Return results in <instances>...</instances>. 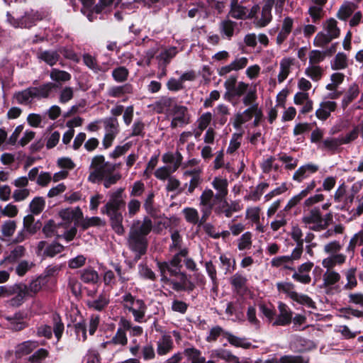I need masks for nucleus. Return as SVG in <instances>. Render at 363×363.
Here are the masks:
<instances>
[{
    "instance_id": "2eb2a0df",
    "label": "nucleus",
    "mask_w": 363,
    "mask_h": 363,
    "mask_svg": "<svg viewBox=\"0 0 363 363\" xmlns=\"http://www.w3.org/2000/svg\"><path fill=\"white\" fill-rule=\"evenodd\" d=\"M26 296H29L28 286L23 283L16 284L13 294L9 300V303L12 306H19L24 302Z\"/></svg>"
},
{
    "instance_id": "39448f33",
    "label": "nucleus",
    "mask_w": 363,
    "mask_h": 363,
    "mask_svg": "<svg viewBox=\"0 0 363 363\" xmlns=\"http://www.w3.org/2000/svg\"><path fill=\"white\" fill-rule=\"evenodd\" d=\"M116 169V165L105 161L103 155L94 156L89 167V175L88 181L91 183H98Z\"/></svg>"
},
{
    "instance_id": "423d86ee",
    "label": "nucleus",
    "mask_w": 363,
    "mask_h": 363,
    "mask_svg": "<svg viewBox=\"0 0 363 363\" xmlns=\"http://www.w3.org/2000/svg\"><path fill=\"white\" fill-rule=\"evenodd\" d=\"M122 304L125 310L132 313L135 321L138 323L143 321L147 308L143 300L136 298L130 293H127L122 296Z\"/></svg>"
},
{
    "instance_id": "c756f323",
    "label": "nucleus",
    "mask_w": 363,
    "mask_h": 363,
    "mask_svg": "<svg viewBox=\"0 0 363 363\" xmlns=\"http://www.w3.org/2000/svg\"><path fill=\"white\" fill-rule=\"evenodd\" d=\"M38 57L50 66L55 65L60 59V55L56 51L45 50L38 52Z\"/></svg>"
},
{
    "instance_id": "a878e982",
    "label": "nucleus",
    "mask_w": 363,
    "mask_h": 363,
    "mask_svg": "<svg viewBox=\"0 0 363 363\" xmlns=\"http://www.w3.org/2000/svg\"><path fill=\"white\" fill-rule=\"evenodd\" d=\"M318 170V167L313 164H307L301 166L296 170V182H302L303 179L307 178Z\"/></svg>"
},
{
    "instance_id": "cd10ccee",
    "label": "nucleus",
    "mask_w": 363,
    "mask_h": 363,
    "mask_svg": "<svg viewBox=\"0 0 363 363\" xmlns=\"http://www.w3.org/2000/svg\"><path fill=\"white\" fill-rule=\"evenodd\" d=\"M56 86L52 82H47L38 87H32L35 98H47L52 90Z\"/></svg>"
},
{
    "instance_id": "6ab92c4d",
    "label": "nucleus",
    "mask_w": 363,
    "mask_h": 363,
    "mask_svg": "<svg viewBox=\"0 0 363 363\" xmlns=\"http://www.w3.org/2000/svg\"><path fill=\"white\" fill-rule=\"evenodd\" d=\"M178 159L174 164L173 168H170L167 166L161 167L155 172V176L160 180L168 179L170 177V174L175 172L179 167H180L181 161L182 160V156L180 153H177Z\"/></svg>"
},
{
    "instance_id": "a19ab883",
    "label": "nucleus",
    "mask_w": 363,
    "mask_h": 363,
    "mask_svg": "<svg viewBox=\"0 0 363 363\" xmlns=\"http://www.w3.org/2000/svg\"><path fill=\"white\" fill-rule=\"evenodd\" d=\"M277 158L269 156L265 158L262 163V169L264 172H269L272 170L277 171L279 168V164L276 162Z\"/></svg>"
},
{
    "instance_id": "c85d7f7f",
    "label": "nucleus",
    "mask_w": 363,
    "mask_h": 363,
    "mask_svg": "<svg viewBox=\"0 0 363 363\" xmlns=\"http://www.w3.org/2000/svg\"><path fill=\"white\" fill-rule=\"evenodd\" d=\"M130 92H132L131 85L125 84L121 86H113L110 87L107 91V94L111 97L119 98Z\"/></svg>"
},
{
    "instance_id": "0eeeda50",
    "label": "nucleus",
    "mask_w": 363,
    "mask_h": 363,
    "mask_svg": "<svg viewBox=\"0 0 363 363\" xmlns=\"http://www.w3.org/2000/svg\"><path fill=\"white\" fill-rule=\"evenodd\" d=\"M172 128H182L190 123V113L185 106L174 104L167 110Z\"/></svg>"
},
{
    "instance_id": "3c124183",
    "label": "nucleus",
    "mask_w": 363,
    "mask_h": 363,
    "mask_svg": "<svg viewBox=\"0 0 363 363\" xmlns=\"http://www.w3.org/2000/svg\"><path fill=\"white\" fill-rule=\"evenodd\" d=\"M87 325L85 322H79L74 326L76 338L79 341L84 342L86 340Z\"/></svg>"
},
{
    "instance_id": "de8ad7c7",
    "label": "nucleus",
    "mask_w": 363,
    "mask_h": 363,
    "mask_svg": "<svg viewBox=\"0 0 363 363\" xmlns=\"http://www.w3.org/2000/svg\"><path fill=\"white\" fill-rule=\"evenodd\" d=\"M172 244L169 246L172 252H179L181 250L186 249L182 247V240L177 231H174L171 235Z\"/></svg>"
},
{
    "instance_id": "7ed1b4c3",
    "label": "nucleus",
    "mask_w": 363,
    "mask_h": 363,
    "mask_svg": "<svg viewBox=\"0 0 363 363\" xmlns=\"http://www.w3.org/2000/svg\"><path fill=\"white\" fill-rule=\"evenodd\" d=\"M152 230V222L148 217H145L143 220H135L130 228L128 245L131 250L137 253L138 258L146 252V236Z\"/></svg>"
},
{
    "instance_id": "c03bdc74",
    "label": "nucleus",
    "mask_w": 363,
    "mask_h": 363,
    "mask_svg": "<svg viewBox=\"0 0 363 363\" xmlns=\"http://www.w3.org/2000/svg\"><path fill=\"white\" fill-rule=\"evenodd\" d=\"M104 223L99 217H91L82 218L79 220L77 225H80L83 229H86L91 226H99L103 225Z\"/></svg>"
},
{
    "instance_id": "680f3d73",
    "label": "nucleus",
    "mask_w": 363,
    "mask_h": 363,
    "mask_svg": "<svg viewBox=\"0 0 363 363\" xmlns=\"http://www.w3.org/2000/svg\"><path fill=\"white\" fill-rule=\"evenodd\" d=\"M74 96V89L71 86H65L60 92L59 101L65 104Z\"/></svg>"
},
{
    "instance_id": "864d4df0",
    "label": "nucleus",
    "mask_w": 363,
    "mask_h": 363,
    "mask_svg": "<svg viewBox=\"0 0 363 363\" xmlns=\"http://www.w3.org/2000/svg\"><path fill=\"white\" fill-rule=\"evenodd\" d=\"M313 342L296 336V352H302L313 347Z\"/></svg>"
},
{
    "instance_id": "69168bd1",
    "label": "nucleus",
    "mask_w": 363,
    "mask_h": 363,
    "mask_svg": "<svg viewBox=\"0 0 363 363\" xmlns=\"http://www.w3.org/2000/svg\"><path fill=\"white\" fill-rule=\"evenodd\" d=\"M220 261L225 270V273L232 272L235 269V261L225 255H221L219 257Z\"/></svg>"
},
{
    "instance_id": "a211bd4d",
    "label": "nucleus",
    "mask_w": 363,
    "mask_h": 363,
    "mask_svg": "<svg viewBox=\"0 0 363 363\" xmlns=\"http://www.w3.org/2000/svg\"><path fill=\"white\" fill-rule=\"evenodd\" d=\"M173 340L169 335H163L157 342V353L160 356L168 354L173 348Z\"/></svg>"
},
{
    "instance_id": "bb28decb",
    "label": "nucleus",
    "mask_w": 363,
    "mask_h": 363,
    "mask_svg": "<svg viewBox=\"0 0 363 363\" xmlns=\"http://www.w3.org/2000/svg\"><path fill=\"white\" fill-rule=\"evenodd\" d=\"M71 77V74L69 72L57 68H53L50 72V78L58 84L69 82Z\"/></svg>"
},
{
    "instance_id": "f704fd0d",
    "label": "nucleus",
    "mask_w": 363,
    "mask_h": 363,
    "mask_svg": "<svg viewBox=\"0 0 363 363\" xmlns=\"http://www.w3.org/2000/svg\"><path fill=\"white\" fill-rule=\"evenodd\" d=\"M292 64L293 60L289 58H284L281 61L280 72L278 75V81L279 83L283 82L287 78Z\"/></svg>"
},
{
    "instance_id": "338daca9",
    "label": "nucleus",
    "mask_w": 363,
    "mask_h": 363,
    "mask_svg": "<svg viewBox=\"0 0 363 363\" xmlns=\"http://www.w3.org/2000/svg\"><path fill=\"white\" fill-rule=\"evenodd\" d=\"M359 126L356 125L354 128L348 133L345 136L340 137L341 143L342 145L349 144L355 140L359 135Z\"/></svg>"
},
{
    "instance_id": "5fc2aeb1",
    "label": "nucleus",
    "mask_w": 363,
    "mask_h": 363,
    "mask_svg": "<svg viewBox=\"0 0 363 363\" xmlns=\"http://www.w3.org/2000/svg\"><path fill=\"white\" fill-rule=\"evenodd\" d=\"M109 217L111 220V225H112L113 230L118 235H123L124 233V228L122 225V221H123L122 215H117V216H109Z\"/></svg>"
},
{
    "instance_id": "7c9ffc66",
    "label": "nucleus",
    "mask_w": 363,
    "mask_h": 363,
    "mask_svg": "<svg viewBox=\"0 0 363 363\" xmlns=\"http://www.w3.org/2000/svg\"><path fill=\"white\" fill-rule=\"evenodd\" d=\"M38 346V344L33 341H26L20 345L16 347V357L20 359L22 357L28 354Z\"/></svg>"
},
{
    "instance_id": "4c0bfd02",
    "label": "nucleus",
    "mask_w": 363,
    "mask_h": 363,
    "mask_svg": "<svg viewBox=\"0 0 363 363\" xmlns=\"http://www.w3.org/2000/svg\"><path fill=\"white\" fill-rule=\"evenodd\" d=\"M339 316L345 320H350L351 315L356 318H363V311L352 308L351 306L342 307L338 309Z\"/></svg>"
},
{
    "instance_id": "603ef678",
    "label": "nucleus",
    "mask_w": 363,
    "mask_h": 363,
    "mask_svg": "<svg viewBox=\"0 0 363 363\" xmlns=\"http://www.w3.org/2000/svg\"><path fill=\"white\" fill-rule=\"evenodd\" d=\"M260 211L259 207H248L246 209L245 218L252 223H257L260 220Z\"/></svg>"
},
{
    "instance_id": "4be33fe9",
    "label": "nucleus",
    "mask_w": 363,
    "mask_h": 363,
    "mask_svg": "<svg viewBox=\"0 0 363 363\" xmlns=\"http://www.w3.org/2000/svg\"><path fill=\"white\" fill-rule=\"evenodd\" d=\"M8 327L13 330H21L27 326L23 315L21 313H16L13 316H7Z\"/></svg>"
},
{
    "instance_id": "b1692460",
    "label": "nucleus",
    "mask_w": 363,
    "mask_h": 363,
    "mask_svg": "<svg viewBox=\"0 0 363 363\" xmlns=\"http://www.w3.org/2000/svg\"><path fill=\"white\" fill-rule=\"evenodd\" d=\"M359 94V86L357 84L354 83L350 86L349 89L347 90V93L345 94V96L342 100V108L345 109L350 103H352L355 99H357Z\"/></svg>"
},
{
    "instance_id": "aec40b11",
    "label": "nucleus",
    "mask_w": 363,
    "mask_h": 363,
    "mask_svg": "<svg viewBox=\"0 0 363 363\" xmlns=\"http://www.w3.org/2000/svg\"><path fill=\"white\" fill-rule=\"evenodd\" d=\"M17 228L16 222L13 220H6L1 225L0 240L7 241L13 236Z\"/></svg>"
},
{
    "instance_id": "9d476101",
    "label": "nucleus",
    "mask_w": 363,
    "mask_h": 363,
    "mask_svg": "<svg viewBox=\"0 0 363 363\" xmlns=\"http://www.w3.org/2000/svg\"><path fill=\"white\" fill-rule=\"evenodd\" d=\"M214 202L215 206L213 211L218 216L224 215L226 218H230L234 213L239 212L242 209V206L238 200L228 201L226 198H223Z\"/></svg>"
},
{
    "instance_id": "e433bc0d",
    "label": "nucleus",
    "mask_w": 363,
    "mask_h": 363,
    "mask_svg": "<svg viewBox=\"0 0 363 363\" xmlns=\"http://www.w3.org/2000/svg\"><path fill=\"white\" fill-rule=\"evenodd\" d=\"M35 98L33 88H28L15 95V99L18 104H27Z\"/></svg>"
},
{
    "instance_id": "e2e57ef3",
    "label": "nucleus",
    "mask_w": 363,
    "mask_h": 363,
    "mask_svg": "<svg viewBox=\"0 0 363 363\" xmlns=\"http://www.w3.org/2000/svg\"><path fill=\"white\" fill-rule=\"evenodd\" d=\"M342 145L340 138H327L323 141V146L325 149L330 151H335L340 145Z\"/></svg>"
},
{
    "instance_id": "052dcab7",
    "label": "nucleus",
    "mask_w": 363,
    "mask_h": 363,
    "mask_svg": "<svg viewBox=\"0 0 363 363\" xmlns=\"http://www.w3.org/2000/svg\"><path fill=\"white\" fill-rule=\"evenodd\" d=\"M30 191L28 188H17L13 192L12 197L16 202L26 200L30 196Z\"/></svg>"
},
{
    "instance_id": "1a4fd4ad",
    "label": "nucleus",
    "mask_w": 363,
    "mask_h": 363,
    "mask_svg": "<svg viewBox=\"0 0 363 363\" xmlns=\"http://www.w3.org/2000/svg\"><path fill=\"white\" fill-rule=\"evenodd\" d=\"M124 189L118 188L109 194V200L106 205L101 208V212L108 216L122 215L118 211L125 205L123 198Z\"/></svg>"
},
{
    "instance_id": "774afa93",
    "label": "nucleus",
    "mask_w": 363,
    "mask_h": 363,
    "mask_svg": "<svg viewBox=\"0 0 363 363\" xmlns=\"http://www.w3.org/2000/svg\"><path fill=\"white\" fill-rule=\"evenodd\" d=\"M33 263L26 260L21 261L16 267V273L19 277L24 276L33 267Z\"/></svg>"
},
{
    "instance_id": "412c9836",
    "label": "nucleus",
    "mask_w": 363,
    "mask_h": 363,
    "mask_svg": "<svg viewBox=\"0 0 363 363\" xmlns=\"http://www.w3.org/2000/svg\"><path fill=\"white\" fill-rule=\"evenodd\" d=\"M279 315L274 323V325H285L289 324L291 320L292 313L288 306L283 303L279 304Z\"/></svg>"
},
{
    "instance_id": "dca6fc26",
    "label": "nucleus",
    "mask_w": 363,
    "mask_h": 363,
    "mask_svg": "<svg viewBox=\"0 0 363 363\" xmlns=\"http://www.w3.org/2000/svg\"><path fill=\"white\" fill-rule=\"evenodd\" d=\"M230 116V109L228 106L224 104H218L214 109L213 113V125L223 126L228 121V116Z\"/></svg>"
},
{
    "instance_id": "393cba45",
    "label": "nucleus",
    "mask_w": 363,
    "mask_h": 363,
    "mask_svg": "<svg viewBox=\"0 0 363 363\" xmlns=\"http://www.w3.org/2000/svg\"><path fill=\"white\" fill-rule=\"evenodd\" d=\"M25 252L26 249L23 246L17 245L5 257L3 262L14 264L25 255Z\"/></svg>"
},
{
    "instance_id": "5701e85b",
    "label": "nucleus",
    "mask_w": 363,
    "mask_h": 363,
    "mask_svg": "<svg viewBox=\"0 0 363 363\" xmlns=\"http://www.w3.org/2000/svg\"><path fill=\"white\" fill-rule=\"evenodd\" d=\"M81 280L88 284H95L99 279L98 272L91 267H87L80 272Z\"/></svg>"
},
{
    "instance_id": "a18cd8bd",
    "label": "nucleus",
    "mask_w": 363,
    "mask_h": 363,
    "mask_svg": "<svg viewBox=\"0 0 363 363\" xmlns=\"http://www.w3.org/2000/svg\"><path fill=\"white\" fill-rule=\"evenodd\" d=\"M242 141V134L241 133H234L232 135L230 138L229 145L227 148V153L233 154L234 153L241 145Z\"/></svg>"
},
{
    "instance_id": "49530a36",
    "label": "nucleus",
    "mask_w": 363,
    "mask_h": 363,
    "mask_svg": "<svg viewBox=\"0 0 363 363\" xmlns=\"http://www.w3.org/2000/svg\"><path fill=\"white\" fill-rule=\"evenodd\" d=\"M236 23L230 20H224L220 23L221 33L230 38L233 35Z\"/></svg>"
},
{
    "instance_id": "f03ea898",
    "label": "nucleus",
    "mask_w": 363,
    "mask_h": 363,
    "mask_svg": "<svg viewBox=\"0 0 363 363\" xmlns=\"http://www.w3.org/2000/svg\"><path fill=\"white\" fill-rule=\"evenodd\" d=\"M257 99V89L249 90L242 99V102L245 106H248L243 111L238 112L233 121V125L236 129H240L243 125L247 126L246 124L253 118L252 125L254 127L258 126L263 119V112L262 108L256 102Z\"/></svg>"
},
{
    "instance_id": "72a5a7b5",
    "label": "nucleus",
    "mask_w": 363,
    "mask_h": 363,
    "mask_svg": "<svg viewBox=\"0 0 363 363\" xmlns=\"http://www.w3.org/2000/svg\"><path fill=\"white\" fill-rule=\"evenodd\" d=\"M254 88L256 89V86H254V87L252 88L250 87L249 84L244 82H239L227 97L230 98L241 96L244 97L249 90L253 89Z\"/></svg>"
},
{
    "instance_id": "f8f14e48",
    "label": "nucleus",
    "mask_w": 363,
    "mask_h": 363,
    "mask_svg": "<svg viewBox=\"0 0 363 363\" xmlns=\"http://www.w3.org/2000/svg\"><path fill=\"white\" fill-rule=\"evenodd\" d=\"M259 11V6L258 4L254 5L249 11L247 7L240 4L238 0H231L229 14L236 19H246L255 16Z\"/></svg>"
},
{
    "instance_id": "9b49d317",
    "label": "nucleus",
    "mask_w": 363,
    "mask_h": 363,
    "mask_svg": "<svg viewBox=\"0 0 363 363\" xmlns=\"http://www.w3.org/2000/svg\"><path fill=\"white\" fill-rule=\"evenodd\" d=\"M105 135L103 138L102 145L107 149L112 145L113 140L119 133V124L115 117L106 118L102 120Z\"/></svg>"
},
{
    "instance_id": "58836bf2",
    "label": "nucleus",
    "mask_w": 363,
    "mask_h": 363,
    "mask_svg": "<svg viewBox=\"0 0 363 363\" xmlns=\"http://www.w3.org/2000/svg\"><path fill=\"white\" fill-rule=\"evenodd\" d=\"M252 234L250 232H245L238 240V248L239 250H250L252 244Z\"/></svg>"
},
{
    "instance_id": "f257e3e1",
    "label": "nucleus",
    "mask_w": 363,
    "mask_h": 363,
    "mask_svg": "<svg viewBox=\"0 0 363 363\" xmlns=\"http://www.w3.org/2000/svg\"><path fill=\"white\" fill-rule=\"evenodd\" d=\"M211 186L216 191L206 188L199 197V208L202 213L201 221L205 222L211 216L215 206V201L226 198L228 194V181L225 177L217 176L212 182Z\"/></svg>"
},
{
    "instance_id": "6e6d98bb",
    "label": "nucleus",
    "mask_w": 363,
    "mask_h": 363,
    "mask_svg": "<svg viewBox=\"0 0 363 363\" xmlns=\"http://www.w3.org/2000/svg\"><path fill=\"white\" fill-rule=\"evenodd\" d=\"M333 38L328 34L324 33L323 32H319L315 39L314 45L316 47L323 48L325 45L328 44Z\"/></svg>"
},
{
    "instance_id": "473e14b6",
    "label": "nucleus",
    "mask_w": 363,
    "mask_h": 363,
    "mask_svg": "<svg viewBox=\"0 0 363 363\" xmlns=\"http://www.w3.org/2000/svg\"><path fill=\"white\" fill-rule=\"evenodd\" d=\"M272 265L277 267H283L284 269H294V259L288 256L277 257L272 259Z\"/></svg>"
},
{
    "instance_id": "37998d69",
    "label": "nucleus",
    "mask_w": 363,
    "mask_h": 363,
    "mask_svg": "<svg viewBox=\"0 0 363 363\" xmlns=\"http://www.w3.org/2000/svg\"><path fill=\"white\" fill-rule=\"evenodd\" d=\"M109 303V299L105 295H100L96 299L89 301L88 305L96 311L103 310Z\"/></svg>"
},
{
    "instance_id": "6e6552de",
    "label": "nucleus",
    "mask_w": 363,
    "mask_h": 363,
    "mask_svg": "<svg viewBox=\"0 0 363 363\" xmlns=\"http://www.w3.org/2000/svg\"><path fill=\"white\" fill-rule=\"evenodd\" d=\"M221 335L228 340L230 345L235 347L248 348L251 345V343L246 339L237 337L228 332H225L219 326H215L210 330L206 340L208 342H213Z\"/></svg>"
},
{
    "instance_id": "09e8293b",
    "label": "nucleus",
    "mask_w": 363,
    "mask_h": 363,
    "mask_svg": "<svg viewBox=\"0 0 363 363\" xmlns=\"http://www.w3.org/2000/svg\"><path fill=\"white\" fill-rule=\"evenodd\" d=\"M277 288L280 293L286 294L292 300H295L294 286L291 283L284 282L277 284Z\"/></svg>"
},
{
    "instance_id": "4d7b16f0",
    "label": "nucleus",
    "mask_w": 363,
    "mask_h": 363,
    "mask_svg": "<svg viewBox=\"0 0 363 363\" xmlns=\"http://www.w3.org/2000/svg\"><path fill=\"white\" fill-rule=\"evenodd\" d=\"M183 213L187 222L196 224L199 221V216L196 209L186 208L183 210Z\"/></svg>"
},
{
    "instance_id": "0e129e2a",
    "label": "nucleus",
    "mask_w": 363,
    "mask_h": 363,
    "mask_svg": "<svg viewBox=\"0 0 363 363\" xmlns=\"http://www.w3.org/2000/svg\"><path fill=\"white\" fill-rule=\"evenodd\" d=\"M340 276L337 272H327L323 276L324 285L326 286L333 285L339 281Z\"/></svg>"
},
{
    "instance_id": "c9c22d12",
    "label": "nucleus",
    "mask_w": 363,
    "mask_h": 363,
    "mask_svg": "<svg viewBox=\"0 0 363 363\" xmlns=\"http://www.w3.org/2000/svg\"><path fill=\"white\" fill-rule=\"evenodd\" d=\"M294 21L292 18H286L284 20L282 28L277 35V43L281 44L287 37V35L290 33L292 26H293Z\"/></svg>"
},
{
    "instance_id": "79ce46f5",
    "label": "nucleus",
    "mask_w": 363,
    "mask_h": 363,
    "mask_svg": "<svg viewBox=\"0 0 363 363\" xmlns=\"http://www.w3.org/2000/svg\"><path fill=\"white\" fill-rule=\"evenodd\" d=\"M45 206V199L42 197H35L30 203L29 207L33 214L38 215L44 209Z\"/></svg>"
},
{
    "instance_id": "bf43d9fd",
    "label": "nucleus",
    "mask_w": 363,
    "mask_h": 363,
    "mask_svg": "<svg viewBox=\"0 0 363 363\" xmlns=\"http://www.w3.org/2000/svg\"><path fill=\"white\" fill-rule=\"evenodd\" d=\"M112 76L117 82H123L127 79L128 71L124 67H119L113 70Z\"/></svg>"
},
{
    "instance_id": "8fccbe9b",
    "label": "nucleus",
    "mask_w": 363,
    "mask_h": 363,
    "mask_svg": "<svg viewBox=\"0 0 363 363\" xmlns=\"http://www.w3.org/2000/svg\"><path fill=\"white\" fill-rule=\"evenodd\" d=\"M305 220L308 223H318L320 225H322L323 218L321 216L320 210L315 208L310 211L309 215L305 218Z\"/></svg>"
},
{
    "instance_id": "4468645a",
    "label": "nucleus",
    "mask_w": 363,
    "mask_h": 363,
    "mask_svg": "<svg viewBox=\"0 0 363 363\" xmlns=\"http://www.w3.org/2000/svg\"><path fill=\"white\" fill-rule=\"evenodd\" d=\"M39 19L37 13L31 11L26 13L21 18L13 17L9 13H7V21L15 28H29L31 27L36 20Z\"/></svg>"
},
{
    "instance_id": "f3484780",
    "label": "nucleus",
    "mask_w": 363,
    "mask_h": 363,
    "mask_svg": "<svg viewBox=\"0 0 363 363\" xmlns=\"http://www.w3.org/2000/svg\"><path fill=\"white\" fill-rule=\"evenodd\" d=\"M60 216L65 222V224L74 221L75 225H77L79 220L82 218V211L79 207L74 208H69L62 210L60 212Z\"/></svg>"
},
{
    "instance_id": "ddd939ff",
    "label": "nucleus",
    "mask_w": 363,
    "mask_h": 363,
    "mask_svg": "<svg viewBox=\"0 0 363 363\" xmlns=\"http://www.w3.org/2000/svg\"><path fill=\"white\" fill-rule=\"evenodd\" d=\"M274 4V0H264L261 13L259 14L258 11L255 16L250 18V19H253V23L257 27H265L271 22L272 18V9Z\"/></svg>"
},
{
    "instance_id": "20e7f679",
    "label": "nucleus",
    "mask_w": 363,
    "mask_h": 363,
    "mask_svg": "<svg viewBox=\"0 0 363 363\" xmlns=\"http://www.w3.org/2000/svg\"><path fill=\"white\" fill-rule=\"evenodd\" d=\"M212 121L213 122V113L209 111L202 113L196 121V125L206 130L203 136V144L198 146V149L201 150V157L205 161L212 158L216 150V132L213 128L208 127Z\"/></svg>"
},
{
    "instance_id": "ea45409f",
    "label": "nucleus",
    "mask_w": 363,
    "mask_h": 363,
    "mask_svg": "<svg viewBox=\"0 0 363 363\" xmlns=\"http://www.w3.org/2000/svg\"><path fill=\"white\" fill-rule=\"evenodd\" d=\"M347 67V57L344 52H338L331 63V68L333 70L345 69Z\"/></svg>"
},
{
    "instance_id": "2f4dec72",
    "label": "nucleus",
    "mask_w": 363,
    "mask_h": 363,
    "mask_svg": "<svg viewBox=\"0 0 363 363\" xmlns=\"http://www.w3.org/2000/svg\"><path fill=\"white\" fill-rule=\"evenodd\" d=\"M159 268L162 275V280L168 279L166 276L167 272L171 276H177L180 274V267L171 262L159 263Z\"/></svg>"
},
{
    "instance_id": "13d9d810",
    "label": "nucleus",
    "mask_w": 363,
    "mask_h": 363,
    "mask_svg": "<svg viewBox=\"0 0 363 363\" xmlns=\"http://www.w3.org/2000/svg\"><path fill=\"white\" fill-rule=\"evenodd\" d=\"M326 29L328 34L333 38L339 37L340 30L337 26V21L333 18L327 21Z\"/></svg>"
}]
</instances>
